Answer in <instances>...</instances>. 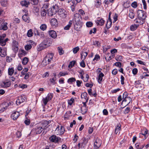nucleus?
I'll return each mask as SVG.
<instances>
[{"mask_svg":"<svg viewBox=\"0 0 149 149\" xmlns=\"http://www.w3.org/2000/svg\"><path fill=\"white\" fill-rule=\"evenodd\" d=\"M82 142L81 143V146L83 148H84L88 143V140L85 137L82 138Z\"/></svg>","mask_w":149,"mask_h":149,"instance_id":"obj_17","label":"nucleus"},{"mask_svg":"<svg viewBox=\"0 0 149 149\" xmlns=\"http://www.w3.org/2000/svg\"><path fill=\"white\" fill-rule=\"evenodd\" d=\"M43 102L45 105H46L47 102L49 101L47 98L45 97V98H43Z\"/></svg>","mask_w":149,"mask_h":149,"instance_id":"obj_46","label":"nucleus"},{"mask_svg":"<svg viewBox=\"0 0 149 149\" xmlns=\"http://www.w3.org/2000/svg\"><path fill=\"white\" fill-rule=\"evenodd\" d=\"M104 74L102 72L100 73V74H99L97 80L98 82L99 83H101V81L102 79V77H104Z\"/></svg>","mask_w":149,"mask_h":149,"instance_id":"obj_22","label":"nucleus"},{"mask_svg":"<svg viewBox=\"0 0 149 149\" xmlns=\"http://www.w3.org/2000/svg\"><path fill=\"white\" fill-rule=\"evenodd\" d=\"M132 72L133 74L134 75H135L136 74L138 70L136 68H134L132 70Z\"/></svg>","mask_w":149,"mask_h":149,"instance_id":"obj_62","label":"nucleus"},{"mask_svg":"<svg viewBox=\"0 0 149 149\" xmlns=\"http://www.w3.org/2000/svg\"><path fill=\"white\" fill-rule=\"evenodd\" d=\"M76 81L75 78L72 77L69 79L68 80V83H71Z\"/></svg>","mask_w":149,"mask_h":149,"instance_id":"obj_42","label":"nucleus"},{"mask_svg":"<svg viewBox=\"0 0 149 149\" xmlns=\"http://www.w3.org/2000/svg\"><path fill=\"white\" fill-rule=\"evenodd\" d=\"M81 113L83 114H85L87 111V109L85 107H82L81 109Z\"/></svg>","mask_w":149,"mask_h":149,"instance_id":"obj_39","label":"nucleus"},{"mask_svg":"<svg viewBox=\"0 0 149 149\" xmlns=\"http://www.w3.org/2000/svg\"><path fill=\"white\" fill-rule=\"evenodd\" d=\"M8 40V38H6L5 39H2V40L0 41V45L2 46H4L6 44V42Z\"/></svg>","mask_w":149,"mask_h":149,"instance_id":"obj_24","label":"nucleus"},{"mask_svg":"<svg viewBox=\"0 0 149 149\" xmlns=\"http://www.w3.org/2000/svg\"><path fill=\"white\" fill-rule=\"evenodd\" d=\"M67 74H68V73L66 72H61L59 73V75H60V77L64 76Z\"/></svg>","mask_w":149,"mask_h":149,"instance_id":"obj_57","label":"nucleus"},{"mask_svg":"<svg viewBox=\"0 0 149 149\" xmlns=\"http://www.w3.org/2000/svg\"><path fill=\"white\" fill-rule=\"evenodd\" d=\"M57 49L58 51L59 54L60 55H61L64 54V51L63 50L62 48L61 47H58Z\"/></svg>","mask_w":149,"mask_h":149,"instance_id":"obj_34","label":"nucleus"},{"mask_svg":"<svg viewBox=\"0 0 149 149\" xmlns=\"http://www.w3.org/2000/svg\"><path fill=\"white\" fill-rule=\"evenodd\" d=\"M74 102V99L72 98L70 100H69L68 101V104L70 105H71L72 104V103Z\"/></svg>","mask_w":149,"mask_h":149,"instance_id":"obj_49","label":"nucleus"},{"mask_svg":"<svg viewBox=\"0 0 149 149\" xmlns=\"http://www.w3.org/2000/svg\"><path fill=\"white\" fill-rule=\"evenodd\" d=\"M84 60H83L80 63V65L83 68L85 67L86 66Z\"/></svg>","mask_w":149,"mask_h":149,"instance_id":"obj_58","label":"nucleus"},{"mask_svg":"<svg viewBox=\"0 0 149 149\" xmlns=\"http://www.w3.org/2000/svg\"><path fill=\"white\" fill-rule=\"evenodd\" d=\"M52 44V42L49 39H47L43 41L40 45L38 51H40L49 46Z\"/></svg>","mask_w":149,"mask_h":149,"instance_id":"obj_1","label":"nucleus"},{"mask_svg":"<svg viewBox=\"0 0 149 149\" xmlns=\"http://www.w3.org/2000/svg\"><path fill=\"white\" fill-rule=\"evenodd\" d=\"M80 17V15L79 13H76L74 15V19L75 22L78 21L79 20V18Z\"/></svg>","mask_w":149,"mask_h":149,"instance_id":"obj_30","label":"nucleus"},{"mask_svg":"<svg viewBox=\"0 0 149 149\" xmlns=\"http://www.w3.org/2000/svg\"><path fill=\"white\" fill-rule=\"evenodd\" d=\"M75 63V61H72L70 62V64L68 65V67L69 68H71L72 67H73Z\"/></svg>","mask_w":149,"mask_h":149,"instance_id":"obj_44","label":"nucleus"},{"mask_svg":"<svg viewBox=\"0 0 149 149\" xmlns=\"http://www.w3.org/2000/svg\"><path fill=\"white\" fill-rule=\"evenodd\" d=\"M96 23L98 25L100 26L103 25L104 23V21L102 19L98 17L96 21Z\"/></svg>","mask_w":149,"mask_h":149,"instance_id":"obj_16","label":"nucleus"},{"mask_svg":"<svg viewBox=\"0 0 149 149\" xmlns=\"http://www.w3.org/2000/svg\"><path fill=\"white\" fill-rule=\"evenodd\" d=\"M138 26V25L136 24L132 25L131 26L130 29L132 31H134L137 29Z\"/></svg>","mask_w":149,"mask_h":149,"instance_id":"obj_32","label":"nucleus"},{"mask_svg":"<svg viewBox=\"0 0 149 149\" xmlns=\"http://www.w3.org/2000/svg\"><path fill=\"white\" fill-rule=\"evenodd\" d=\"M93 44L97 46H98L100 45V43L98 41H95L93 42Z\"/></svg>","mask_w":149,"mask_h":149,"instance_id":"obj_54","label":"nucleus"},{"mask_svg":"<svg viewBox=\"0 0 149 149\" xmlns=\"http://www.w3.org/2000/svg\"><path fill=\"white\" fill-rule=\"evenodd\" d=\"M1 3L2 6H6L8 5L7 0H1Z\"/></svg>","mask_w":149,"mask_h":149,"instance_id":"obj_29","label":"nucleus"},{"mask_svg":"<svg viewBox=\"0 0 149 149\" xmlns=\"http://www.w3.org/2000/svg\"><path fill=\"white\" fill-rule=\"evenodd\" d=\"M58 14L60 17L63 18H65L67 16V12L63 9L60 8L58 10Z\"/></svg>","mask_w":149,"mask_h":149,"instance_id":"obj_3","label":"nucleus"},{"mask_svg":"<svg viewBox=\"0 0 149 149\" xmlns=\"http://www.w3.org/2000/svg\"><path fill=\"white\" fill-rule=\"evenodd\" d=\"M28 69L27 68H25L22 72L21 74L24 75L26 74V73L28 71Z\"/></svg>","mask_w":149,"mask_h":149,"instance_id":"obj_51","label":"nucleus"},{"mask_svg":"<svg viewBox=\"0 0 149 149\" xmlns=\"http://www.w3.org/2000/svg\"><path fill=\"white\" fill-rule=\"evenodd\" d=\"M11 82L9 81H4L1 84V86L2 87L7 88L9 87L11 85Z\"/></svg>","mask_w":149,"mask_h":149,"instance_id":"obj_12","label":"nucleus"},{"mask_svg":"<svg viewBox=\"0 0 149 149\" xmlns=\"http://www.w3.org/2000/svg\"><path fill=\"white\" fill-rule=\"evenodd\" d=\"M134 16V14L133 11H130L129 13V16L131 19H133Z\"/></svg>","mask_w":149,"mask_h":149,"instance_id":"obj_43","label":"nucleus"},{"mask_svg":"<svg viewBox=\"0 0 149 149\" xmlns=\"http://www.w3.org/2000/svg\"><path fill=\"white\" fill-rule=\"evenodd\" d=\"M88 53L86 52H82L81 53V59L83 58V60H84L86 59V57L88 55Z\"/></svg>","mask_w":149,"mask_h":149,"instance_id":"obj_27","label":"nucleus"},{"mask_svg":"<svg viewBox=\"0 0 149 149\" xmlns=\"http://www.w3.org/2000/svg\"><path fill=\"white\" fill-rule=\"evenodd\" d=\"M26 99L24 96H21L18 97L16 102V104L17 105H19L20 104L26 101Z\"/></svg>","mask_w":149,"mask_h":149,"instance_id":"obj_5","label":"nucleus"},{"mask_svg":"<svg viewBox=\"0 0 149 149\" xmlns=\"http://www.w3.org/2000/svg\"><path fill=\"white\" fill-rule=\"evenodd\" d=\"M146 12L143 10H138L137 13L139 18L143 20H144L146 17Z\"/></svg>","mask_w":149,"mask_h":149,"instance_id":"obj_2","label":"nucleus"},{"mask_svg":"<svg viewBox=\"0 0 149 149\" xmlns=\"http://www.w3.org/2000/svg\"><path fill=\"white\" fill-rule=\"evenodd\" d=\"M13 51L16 53L18 50V42L15 40H13Z\"/></svg>","mask_w":149,"mask_h":149,"instance_id":"obj_6","label":"nucleus"},{"mask_svg":"<svg viewBox=\"0 0 149 149\" xmlns=\"http://www.w3.org/2000/svg\"><path fill=\"white\" fill-rule=\"evenodd\" d=\"M32 47L31 45H27L25 47V49L26 50H29Z\"/></svg>","mask_w":149,"mask_h":149,"instance_id":"obj_48","label":"nucleus"},{"mask_svg":"<svg viewBox=\"0 0 149 149\" xmlns=\"http://www.w3.org/2000/svg\"><path fill=\"white\" fill-rule=\"evenodd\" d=\"M48 14H49L51 16L53 15L54 14H55L56 12V10H55V11L53 10L52 9H49L48 10Z\"/></svg>","mask_w":149,"mask_h":149,"instance_id":"obj_31","label":"nucleus"},{"mask_svg":"<svg viewBox=\"0 0 149 149\" xmlns=\"http://www.w3.org/2000/svg\"><path fill=\"white\" fill-rule=\"evenodd\" d=\"M100 56L99 55L96 54L95 56V58L93 59V61H94L95 60L97 61L100 59Z\"/></svg>","mask_w":149,"mask_h":149,"instance_id":"obj_60","label":"nucleus"},{"mask_svg":"<svg viewBox=\"0 0 149 149\" xmlns=\"http://www.w3.org/2000/svg\"><path fill=\"white\" fill-rule=\"evenodd\" d=\"M88 94L86 92H84L81 94V97L82 98H84L86 99L87 98Z\"/></svg>","mask_w":149,"mask_h":149,"instance_id":"obj_41","label":"nucleus"},{"mask_svg":"<svg viewBox=\"0 0 149 149\" xmlns=\"http://www.w3.org/2000/svg\"><path fill=\"white\" fill-rule=\"evenodd\" d=\"M35 34L39 36L41 38L44 37V34L42 32L40 31L39 30H36L35 31Z\"/></svg>","mask_w":149,"mask_h":149,"instance_id":"obj_19","label":"nucleus"},{"mask_svg":"<svg viewBox=\"0 0 149 149\" xmlns=\"http://www.w3.org/2000/svg\"><path fill=\"white\" fill-rule=\"evenodd\" d=\"M111 24L112 22L111 19H109V21H108V20L107 21L106 25V26L107 29H108L110 27Z\"/></svg>","mask_w":149,"mask_h":149,"instance_id":"obj_37","label":"nucleus"},{"mask_svg":"<svg viewBox=\"0 0 149 149\" xmlns=\"http://www.w3.org/2000/svg\"><path fill=\"white\" fill-rule=\"evenodd\" d=\"M14 72V70L13 68H9L8 69V74L10 76H12Z\"/></svg>","mask_w":149,"mask_h":149,"instance_id":"obj_35","label":"nucleus"},{"mask_svg":"<svg viewBox=\"0 0 149 149\" xmlns=\"http://www.w3.org/2000/svg\"><path fill=\"white\" fill-rule=\"evenodd\" d=\"M86 25L88 27H91L93 25V23L91 22H87L86 23Z\"/></svg>","mask_w":149,"mask_h":149,"instance_id":"obj_53","label":"nucleus"},{"mask_svg":"<svg viewBox=\"0 0 149 149\" xmlns=\"http://www.w3.org/2000/svg\"><path fill=\"white\" fill-rule=\"evenodd\" d=\"M27 36L28 37H31L33 36V33L32 32V29H30L28 30L27 34Z\"/></svg>","mask_w":149,"mask_h":149,"instance_id":"obj_36","label":"nucleus"},{"mask_svg":"<svg viewBox=\"0 0 149 149\" xmlns=\"http://www.w3.org/2000/svg\"><path fill=\"white\" fill-rule=\"evenodd\" d=\"M6 55V49H2L0 47V56L2 57H4Z\"/></svg>","mask_w":149,"mask_h":149,"instance_id":"obj_13","label":"nucleus"},{"mask_svg":"<svg viewBox=\"0 0 149 149\" xmlns=\"http://www.w3.org/2000/svg\"><path fill=\"white\" fill-rule=\"evenodd\" d=\"M101 141L99 140H96L94 143L93 148L95 149H98L101 146Z\"/></svg>","mask_w":149,"mask_h":149,"instance_id":"obj_9","label":"nucleus"},{"mask_svg":"<svg viewBox=\"0 0 149 149\" xmlns=\"http://www.w3.org/2000/svg\"><path fill=\"white\" fill-rule=\"evenodd\" d=\"M79 47H76L73 48V52L74 54H76L77 52L79 50Z\"/></svg>","mask_w":149,"mask_h":149,"instance_id":"obj_45","label":"nucleus"},{"mask_svg":"<svg viewBox=\"0 0 149 149\" xmlns=\"http://www.w3.org/2000/svg\"><path fill=\"white\" fill-rule=\"evenodd\" d=\"M116 59L117 61H122V57L121 56H119L116 57Z\"/></svg>","mask_w":149,"mask_h":149,"instance_id":"obj_55","label":"nucleus"},{"mask_svg":"<svg viewBox=\"0 0 149 149\" xmlns=\"http://www.w3.org/2000/svg\"><path fill=\"white\" fill-rule=\"evenodd\" d=\"M121 125L120 124H118L116 127L115 130V133L116 134H117L119 132V133H120V130H121Z\"/></svg>","mask_w":149,"mask_h":149,"instance_id":"obj_26","label":"nucleus"},{"mask_svg":"<svg viewBox=\"0 0 149 149\" xmlns=\"http://www.w3.org/2000/svg\"><path fill=\"white\" fill-rule=\"evenodd\" d=\"M20 3L22 6H24L26 7H27L28 6L29 4V1L24 0L20 2Z\"/></svg>","mask_w":149,"mask_h":149,"instance_id":"obj_21","label":"nucleus"},{"mask_svg":"<svg viewBox=\"0 0 149 149\" xmlns=\"http://www.w3.org/2000/svg\"><path fill=\"white\" fill-rule=\"evenodd\" d=\"M121 84L122 85H123L124 84V80H125V78L122 75H121Z\"/></svg>","mask_w":149,"mask_h":149,"instance_id":"obj_56","label":"nucleus"},{"mask_svg":"<svg viewBox=\"0 0 149 149\" xmlns=\"http://www.w3.org/2000/svg\"><path fill=\"white\" fill-rule=\"evenodd\" d=\"M114 65L115 66L118 67H120L121 66V63L120 62H117L115 63Z\"/></svg>","mask_w":149,"mask_h":149,"instance_id":"obj_61","label":"nucleus"},{"mask_svg":"<svg viewBox=\"0 0 149 149\" xmlns=\"http://www.w3.org/2000/svg\"><path fill=\"white\" fill-rule=\"evenodd\" d=\"M48 33L49 36L52 38H55L56 37V33L55 31L53 30L49 31Z\"/></svg>","mask_w":149,"mask_h":149,"instance_id":"obj_14","label":"nucleus"},{"mask_svg":"<svg viewBox=\"0 0 149 149\" xmlns=\"http://www.w3.org/2000/svg\"><path fill=\"white\" fill-rule=\"evenodd\" d=\"M36 133L37 134H40L42 131L43 130V128H42L38 124L36 127L35 128Z\"/></svg>","mask_w":149,"mask_h":149,"instance_id":"obj_11","label":"nucleus"},{"mask_svg":"<svg viewBox=\"0 0 149 149\" xmlns=\"http://www.w3.org/2000/svg\"><path fill=\"white\" fill-rule=\"evenodd\" d=\"M7 23L5 22L4 24L1 25L0 26V30H6L8 29V27L7 26Z\"/></svg>","mask_w":149,"mask_h":149,"instance_id":"obj_20","label":"nucleus"},{"mask_svg":"<svg viewBox=\"0 0 149 149\" xmlns=\"http://www.w3.org/2000/svg\"><path fill=\"white\" fill-rule=\"evenodd\" d=\"M131 6L134 8H136L137 6L136 3L135 1L133 2L131 4Z\"/></svg>","mask_w":149,"mask_h":149,"instance_id":"obj_63","label":"nucleus"},{"mask_svg":"<svg viewBox=\"0 0 149 149\" xmlns=\"http://www.w3.org/2000/svg\"><path fill=\"white\" fill-rule=\"evenodd\" d=\"M31 73L30 72L27 73H26V75H25V76L24 77V79H28L29 77V76H31Z\"/></svg>","mask_w":149,"mask_h":149,"instance_id":"obj_52","label":"nucleus"},{"mask_svg":"<svg viewBox=\"0 0 149 149\" xmlns=\"http://www.w3.org/2000/svg\"><path fill=\"white\" fill-rule=\"evenodd\" d=\"M38 124L42 128H43V130L45 129V128L47 126L45 120L42 123H39Z\"/></svg>","mask_w":149,"mask_h":149,"instance_id":"obj_23","label":"nucleus"},{"mask_svg":"<svg viewBox=\"0 0 149 149\" xmlns=\"http://www.w3.org/2000/svg\"><path fill=\"white\" fill-rule=\"evenodd\" d=\"M130 109L129 107H127L124 111V113L125 114L128 113L130 111Z\"/></svg>","mask_w":149,"mask_h":149,"instance_id":"obj_59","label":"nucleus"},{"mask_svg":"<svg viewBox=\"0 0 149 149\" xmlns=\"http://www.w3.org/2000/svg\"><path fill=\"white\" fill-rule=\"evenodd\" d=\"M47 13V10L43 9H42L41 10V15L42 16H45Z\"/></svg>","mask_w":149,"mask_h":149,"instance_id":"obj_40","label":"nucleus"},{"mask_svg":"<svg viewBox=\"0 0 149 149\" xmlns=\"http://www.w3.org/2000/svg\"><path fill=\"white\" fill-rule=\"evenodd\" d=\"M55 131L56 133H58L57 134H63L64 132L65 129L62 126H61L60 127V126L58 125Z\"/></svg>","mask_w":149,"mask_h":149,"instance_id":"obj_4","label":"nucleus"},{"mask_svg":"<svg viewBox=\"0 0 149 149\" xmlns=\"http://www.w3.org/2000/svg\"><path fill=\"white\" fill-rule=\"evenodd\" d=\"M47 28V26L46 24H42L40 27V29L44 31Z\"/></svg>","mask_w":149,"mask_h":149,"instance_id":"obj_38","label":"nucleus"},{"mask_svg":"<svg viewBox=\"0 0 149 149\" xmlns=\"http://www.w3.org/2000/svg\"><path fill=\"white\" fill-rule=\"evenodd\" d=\"M73 23V21L72 20H70L69 24L64 27V29L65 30H68L69 29L70 27L71 26Z\"/></svg>","mask_w":149,"mask_h":149,"instance_id":"obj_25","label":"nucleus"},{"mask_svg":"<svg viewBox=\"0 0 149 149\" xmlns=\"http://www.w3.org/2000/svg\"><path fill=\"white\" fill-rule=\"evenodd\" d=\"M19 116L18 112H15L13 113L11 116V118L14 120H16Z\"/></svg>","mask_w":149,"mask_h":149,"instance_id":"obj_10","label":"nucleus"},{"mask_svg":"<svg viewBox=\"0 0 149 149\" xmlns=\"http://www.w3.org/2000/svg\"><path fill=\"white\" fill-rule=\"evenodd\" d=\"M53 56V54L52 53L49 54L47 55L45 58L46 63L47 64H49L52 61Z\"/></svg>","mask_w":149,"mask_h":149,"instance_id":"obj_7","label":"nucleus"},{"mask_svg":"<svg viewBox=\"0 0 149 149\" xmlns=\"http://www.w3.org/2000/svg\"><path fill=\"white\" fill-rule=\"evenodd\" d=\"M24 123L26 125H29L30 123V120L29 119H27L24 121Z\"/></svg>","mask_w":149,"mask_h":149,"instance_id":"obj_64","label":"nucleus"},{"mask_svg":"<svg viewBox=\"0 0 149 149\" xmlns=\"http://www.w3.org/2000/svg\"><path fill=\"white\" fill-rule=\"evenodd\" d=\"M49 140L51 141L52 142L58 143L59 140H60V139L57 137L56 135H53L50 136L49 138Z\"/></svg>","mask_w":149,"mask_h":149,"instance_id":"obj_8","label":"nucleus"},{"mask_svg":"<svg viewBox=\"0 0 149 149\" xmlns=\"http://www.w3.org/2000/svg\"><path fill=\"white\" fill-rule=\"evenodd\" d=\"M78 138V136H77L76 134L74 135L73 139V141H74V143H75L77 141Z\"/></svg>","mask_w":149,"mask_h":149,"instance_id":"obj_50","label":"nucleus"},{"mask_svg":"<svg viewBox=\"0 0 149 149\" xmlns=\"http://www.w3.org/2000/svg\"><path fill=\"white\" fill-rule=\"evenodd\" d=\"M23 20L25 22L29 23L30 22L29 18L28 15V13H26L25 14L23 15L22 17Z\"/></svg>","mask_w":149,"mask_h":149,"instance_id":"obj_15","label":"nucleus"},{"mask_svg":"<svg viewBox=\"0 0 149 149\" xmlns=\"http://www.w3.org/2000/svg\"><path fill=\"white\" fill-rule=\"evenodd\" d=\"M131 101L132 99L130 97H127L124 98L123 101V102H127L128 103L127 105Z\"/></svg>","mask_w":149,"mask_h":149,"instance_id":"obj_28","label":"nucleus"},{"mask_svg":"<svg viewBox=\"0 0 149 149\" xmlns=\"http://www.w3.org/2000/svg\"><path fill=\"white\" fill-rule=\"evenodd\" d=\"M29 61V59L26 57H25L22 60V63L24 65L27 64Z\"/></svg>","mask_w":149,"mask_h":149,"instance_id":"obj_33","label":"nucleus"},{"mask_svg":"<svg viewBox=\"0 0 149 149\" xmlns=\"http://www.w3.org/2000/svg\"><path fill=\"white\" fill-rule=\"evenodd\" d=\"M51 24L52 26H56L58 25V22L55 18H53L51 20Z\"/></svg>","mask_w":149,"mask_h":149,"instance_id":"obj_18","label":"nucleus"},{"mask_svg":"<svg viewBox=\"0 0 149 149\" xmlns=\"http://www.w3.org/2000/svg\"><path fill=\"white\" fill-rule=\"evenodd\" d=\"M53 97L52 95V94L50 93L49 94H48L47 96L46 97L47 98V99L49 100H50Z\"/></svg>","mask_w":149,"mask_h":149,"instance_id":"obj_47","label":"nucleus"}]
</instances>
